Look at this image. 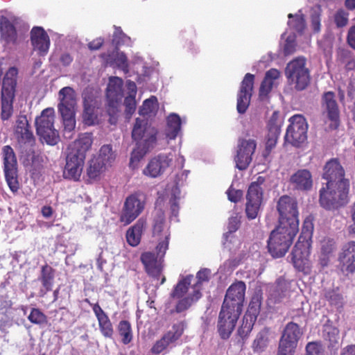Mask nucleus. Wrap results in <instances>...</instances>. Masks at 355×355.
Wrapping results in <instances>:
<instances>
[{
    "instance_id": "1",
    "label": "nucleus",
    "mask_w": 355,
    "mask_h": 355,
    "mask_svg": "<svg viewBox=\"0 0 355 355\" xmlns=\"http://www.w3.org/2000/svg\"><path fill=\"white\" fill-rule=\"evenodd\" d=\"M246 285L237 281L229 286L218 315V331L223 339H227L242 312Z\"/></svg>"
},
{
    "instance_id": "2",
    "label": "nucleus",
    "mask_w": 355,
    "mask_h": 355,
    "mask_svg": "<svg viewBox=\"0 0 355 355\" xmlns=\"http://www.w3.org/2000/svg\"><path fill=\"white\" fill-rule=\"evenodd\" d=\"M93 143L92 133H83L73 141L67 148L66 155V164L63 171L65 179L73 181L80 180L86 153L90 149Z\"/></svg>"
},
{
    "instance_id": "3",
    "label": "nucleus",
    "mask_w": 355,
    "mask_h": 355,
    "mask_svg": "<svg viewBox=\"0 0 355 355\" xmlns=\"http://www.w3.org/2000/svg\"><path fill=\"white\" fill-rule=\"evenodd\" d=\"M158 130L146 119L137 118L132 130V138L135 142L130 157V164L139 162L156 146Z\"/></svg>"
},
{
    "instance_id": "4",
    "label": "nucleus",
    "mask_w": 355,
    "mask_h": 355,
    "mask_svg": "<svg viewBox=\"0 0 355 355\" xmlns=\"http://www.w3.org/2000/svg\"><path fill=\"white\" fill-rule=\"evenodd\" d=\"M59 98L58 109L62 119L63 135L66 139H71L76 127V92L73 88L64 87L59 91Z\"/></svg>"
},
{
    "instance_id": "5",
    "label": "nucleus",
    "mask_w": 355,
    "mask_h": 355,
    "mask_svg": "<svg viewBox=\"0 0 355 355\" xmlns=\"http://www.w3.org/2000/svg\"><path fill=\"white\" fill-rule=\"evenodd\" d=\"M299 231V227L282 225L279 223L277 227L270 233L268 241V248L273 257H282L288 252L293 239Z\"/></svg>"
},
{
    "instance_id": "6",
    "label": "nucleus",
    "mask_w": 355,
    "mask_h": 355,
    "mask_svg": "<svg viewBox=\"0 0 355 355\" xmlns=\"http://www.w3.org/2000/svg\"><path fill=\"white\" fill-rule=\"evenodd\" d=\"M18 70L10 67L4 75L1 90V119L8 120L13 114V103L17 85Z\"/></svg>"
},
{
    "instance_id": "7",
    "label": "nucleus",
    "mask_w": 355,
    "mask_h": 355,
    "mask_svg": "<svg viewBox=\"0 0 355 355\" xmlns=\"http://www.w3.org/2000/svg\"><path fill=\"white\" fill-rule=\"evenodd\" d=\"M349 183L325 185L320 189L319 203L326 210H337L349 202Z\"/></svg>"
},
{
    "instance_id": "8",
    "label": "nucleus",
    "mask_w": 355,
    "mask_h": 355,
    "mask_svg": "<svg viewBox=\"0 0 355 355\" xmlns=\"http://www.w3.org/2000/svg\"><path fill=\"white\" fill-rule=\"evenodd\" d=\"M311 234V232L308 229L305 230L304 225L302 233L291 252L293 264L300 272H307L310 269L309 257L311 254L312 243Z\"/></svg>"
},
{
    "instance_id": "9",
    "label": "nucleus",
    "mask_w": 355,
    "mask_h": 355,
    "mask_svg": "<svg viewBox=\"0 0 355 355\" xmlns=\"http://www.w3.org/2000/svg\"><path fill=\"white\" fill-rule=\"evenodd\" d=\"M306 64L305 58L300 56L290 61L285 68L288 83L297 91L304 90L310 83V71Z\"/></svg>"
},
{
    "instance_id": "10",
    "label": "nucleus",
    "mask_w": 355,
    "mask_h": 355,
    "mask_svg": "<svg viewBox=\"0 0 355 355\" xmlns=\"http://www.w3.org/2000/svg\"><path fill=\"white\" fill-rule=\"evenodd\" d=\"M55 111L53 107L43 110L39 116L35 119L37 134L49 145H55L60 137L57 130L54 128Z\"/></svg>"
},
{
    "instance_id": "11",
    "label": "nucleus",
    "mask_w": 355,
    "mask_h": 355,
    "mask_svg": "<svg viewBox=\"0 0 355 355\" xmlns=\"http://www.w3.org/2000/svg\"><path fill=\"white\" fill-rule=\"evenodd\" d=\"M146 203V198L142 191L130 194L124 201L119 220L125 225L130 224L144 211Z\"/></svg>"
},
{
    "instance_id": "12",
    "label": "nucleus",
    "mask_w": 355,
    "mask_h": 355,
    "mask_svg": "<svg viewBox=\"0 0 355 355\" xmlns=\"http://www.w3.org/2000/svg\"><path fill=\"white\" fill-rule=\"evenodd\" d=\"M276 207L279 223L299 227L298 203L295 198L283 195L278 199Z\"/></svg>"
},
{
    "instance_id": "13",
    "label": "nucleus",
    "mask_w": 355,
    "mask_h": 355,
    "mask_svg": "<svg viewBox=\"0 0 355 355\" xmlns=\"http://www.w3.org/2000/svg\"><path fill=\"white\" fill-rule=\"evenodd\" d=\"M288 125L284 136L286 143L299 148L307 139L308 124L302 114H295L288 119Z\"/></svg>"
},
{
    "instance_id": "14",
    "label": "nucleus",
    "mask_w": 355,
    "mask_h": 355,
    "mask_svg": "<svg viewBox=\"0 0 355 355\" xmlns=\"http://www.w3.org/2000/svg\"><path fill=\"white\" fill-rule=\"evenodd\" d=\"M123 80L119 77L110 78L107 85L106 96L107 100V112L110 116V123L114 124L116 115L119 112V102L123 98Z\"/></svg>"
},
{
    "instance_id": "15",
    "label": "nucleus",
    "mask_w": 355,
    "mask_h": 355,
    "mask_svg": "<svg viewBox=\"0 0 355 355\" xmlns=\"http://www.w3.org/2000/svg\"><path fill=\"white\" fill-rule=\"evenodd\" d=\"M2 156L6 182L10 189L13 193H15L19 189L16 155L13 149L10 146H5L2 148Z\"/></svg>"
},
{
    "instance_id": "16",
    "label": "nucleus",
    "mask_w": 355,
    "mask_h": 355,
    "mask_svg": "<svg viewBox=\"0 0 355 355\" xmlns=\"http://www.w3.org/2000/svg\"><path fill=\"white\" fill-rule=\"evenodd\" d=\"M322 114L329 121V128L336 130L340 125V110L336 99V94L333 92H326L321 97Z\"/></svg>"
},
{
    "instance_id": "17",
    "label": "nucleus",
    "mask_w": 355,
    "mask_h": 355,
    "mask_svg": "<svg viewBox=\"0 0 355 355\" xmlns=\"http://www.w3.org/2000/svg\"><path fill=\"white\" fill-rule=\"evenodd\" d=\"M257 148V141L253 139H239L236 155L234 157L236 166L240 171L245 170L252 160Z\"/></svg>"
},
{
    "instance_id": "18",
    "label": "nucleus",
    "mask_w": 355,
    "mask_h": 355,
    "mask_svg": "<svg viewBox=\"0 0 355 355\" xmlns=\"http://www.w3.org/2000/svg\"><path fill=\"white\" fill-rule=\"evenodd\" d=\"M345 172L338 158H332L325 164L323 168L322 178L327 182L326 185L346 184L349 183L345 178Z\"/></svg>"
},
{
    "instance_id": "19",
    "label": "nucleus",
    "mask_w": 355,
    "mask_h": 355,
    "mask_svg": "<svg viewBox=\"0 0 355 355\" xmlns=\"http://www.w3.org/2000/svg\"><path fill=\"white\" fill-rule=\"evenodd\" d=\"M338 262V266L343 275L355 273V241H349L342 246Z\"/></svg>"
},
{
    "instance_id": "20",
    "label": "nucleus",
    "mask_w": 355,
    "mask_h": 355,
    "mask_svg": "<svg viewBox=\"0 0 355 355\" xmlns=\"http://www.w3.org/2000/svg\"><path fill=\"white\" fill-rule=\"evenodd\" d=\"M254 75L248 73L241 83L236 104V109L239 114H244L250 105L254 89Z\"/></svg>"
},
{
    "instance_id": "21",
    "label": "nucleus",
    "mask_w": 355,
    "mask_h": 355,
    "mask_svg": "<svg viewBox=\"0 0 355 355\" xmlns=\"http://www.w3.org/2000/svg\"><path fill=\"white\" fill-rule=\"evenodd\" d=\"M173 161L171 154L161 153L150 159L143 170L146 176L155 178L162 175Z\"/></svg>"
},
{
    "instance_id": "22",
    "label": "nucleus",
    "mask_w": 355,
    "mask_h": 355,
    "mask_svg": "<svg viewBox=\"0 0 355 355\" xmlns=\"http://www.w3.org/2000/svg\"><path fill=\"white\" fill-rule=\"evenodd\" d=\"M84 302L92 306V311L98 320L101 334L106 338H112L114 334V328L107 314L102 309L98 302L92 304L87 298L85 299Z\"/></svg>"
},
{
    "instance_id": "23",
    "label": "nucleus",
    "mask_w": 355,
    "mask_h": 355,
    "mask_svg": "<svg viewBox=\"0 0 355 355\" xmlns=\"http://www.w3.org/2000/svg\"><path fill=\"white\" fill-rule=\"evenodd\" d=\"M83 118L84 123L87 125H94L97 119L95 110L98 105L97 97L92 93L85 92L83 94Z\"/></svg>"
},
{
    "instance_id": "24",
    "label": "nucleus",
    "mask_w": 355,
    "mask_h": 355,
    "mask_svg": "<svg viewBox=\"0 0 355 355\" xmlns=\"http://www.w3.org/2000/svg\"><path fill=\"white\" fill-rule=\"evenodd\" d=\"M301 335L302 331L299 325L290 322L286 325L279 344L295 349Z\"/></svg>"
},
{
    "instance_id": "25",
    "label": "nucleus",
    "mask_w": 355,
    "mask_h": 355,
    "mask_svg": "<svg viewBox=\"0 0 355 355\" xmlns=\"http://www.w3.org/2000/svg\"><path fill=\"white\" fill-rule=\"evenodd\" d=\"M15 135L20 144L33 146L35 137L26 116H19L16 121Z\"/></svg>"
},
{
    "instance_id": "26",
    "label": "nucleus",
    "mask_w": 355,
    "mask_h": 355,
    "mask_svg": "<svg viewBox=\"0 0 355 355\" xmlns=\"http://www.w3.org/2000/svg\"><path fill=\"white\" fill-rule=\"evenodd\" d=\"M31 40L34 50L37 51L40 55H44L49 51L50 40L43 28H33L31 31Z\"/></svg>"
},
{
    "instance_id": "27",
    "label": "nucleus",
    "mask_w": 355,
    "mask_h": 355,
    "mask_svg": "<svg viewBox=\"0 0 355 355\" xmlns=\"http://www.w3.org/2000/svg\"><path fill=\"white\" fill-rule=\"evenodd\" d=\"M290 182L295 189L308 191L313 187L312 175L307 169H299L291 176Z\"/></svg>"
},
{
    "instance_id": "28",
    "label": "nucleus",
    "mask_w": 355,
    "mask_h": 355,
    "mask_svg": "<svg viewBox=\"0 0 355 355\" xmlns=\"http://www.w3.org/2000/svg\"><path fill=\"white\" fill-rule=\"evenodd\" d=\"M157 257L150 252H144L141 255V261L144 266L146 272L149 276L156 279H159L162 271V266L157 261Z\"/></svg>"
},
{
    "instance_id": "29",
    "label": "nucleus",
    "mask_w": 355,
    "mask_h": 355,
    "mask_svg": "<svg viewBox=\"0 0 355 355\" xmlns=\"http://www.w3.org/2000/svg\"><path fill=\"white\" fill-rule=\"evenodd\" d=\"M337 249V243L334 239L324 237L320 241V263L322 267L328 266L330 259Z\"/></svg>"
},
{
    "instance_id": "30",
    "label": "nucleus",
    "mask_w": 355,
    "mask_h": 355,
    "mask_svg": "<svg viewBox=\"0 0 355 355\" xmlns=\"http://www.w3.org/2000/svg\"><path fill=\"white\" fill-rule=\"evenodd\" d=\"M55 270L51 266L46 263L41 267L40 275L38 279L40 281L44 289L40 290L42 296L51 291L54 284Z\"/></svg>"
},
{
    "instance_id": "31",
    "label": "nucleus",
    "mask_w": 355,
    "mask_h": 355,
    "mask_svg": "<svg viewBox=\"0 0 355 355\" xmlns=\"http://www.w3.org/2000/svg\"><path fill=\"white\" fill-rule=\"evenodd\" d=\"M146 223V220L139 218L133 226L127 230L126 241L130 246L136 247L140 243Z\"/></svg>"
},
{
    "instance_id": "32",
    "label": "nucleus",
    "mask_w": 355,
    "mask_h": 355,
    "mask_svg": "<svg viewBox=\"0 0 355 355\" xmlns=\"http://www.w3.org/2000/svg\"><path fill=\"white\" fill-rule=\"evenodd\" d=\"M263 182L264 178L262 177H259L257 181L251 182L246 193V200L261 205L263 200V189L261 184Z\"/></svg>"
},
{
    "instance_id": "33",
    "label": "nucleus",
    "mask_w": 355,
    "mask_h": 355,
    "mask_svg": "<svg viewBox=\"0 0 355 355\" xmlns=\"http://www.w3.org/2000/svg\"><path fill=\"white\" fill-rule=\"evenodd\" d=\"M280 77V71L275 68L267 71L259 87V96H266L272 90L274 83Z\"/></svg>"
},
{
    "instance_id": "34",
    "label": "nucleus",
    "mask_w": 355,
    "mask_h": 355,
    "mask_svg": "<svg viewBox=\"0 0 355 355\" xmlns=\"http://www.w3.org/2000/svg\"><path fill=\"white\" fill-rule=\"evenodd\" d=\"M166 129V137L174 139L181 129V119L177 114L172 113L167 117Z\"/></svg>"
},
{
    "instance_id": "35",
    "label": "nucleus",
    "mask_w": 355,
    "mask_h": 355,
    "mask_svg": "<svg viewBox=\"0 0 355 355\" xmlns=\"http://www.w3.org/2000/svg\"><path fill=\"white\" fill-rule=\"evenodd\" d=\"M202 297L199 289L193 290L188 296L180 299L175 305V311L182 313L187 310L193 303L196 302Z\"/></svg>"
},
{
    "instance_id": "36",
    "label": "nucleus",
    "mask_w": 355,
    "mask_h": 355,
    "mask_svg": "<svg viewBox=\"0 0 355 355\" xmlns=\"http://www.w3.org/2000/svg\"><path fill=\"white\" fill-rule=\"evenodd\" d=\"M165 216L162 210L156 211L153 218V236L157 239L164 238V234L167 231H164Z\"/></svg>"
},
{
    "instance_id": "37",
    "label": "nucleus",
    "mask_w": 355,
    "mask_h": 355,
    "mask_svg": "<svg viewBox=\"0 0 355 355\" xmlns=\"http://www.w3.org/2000/svg\"><path fill=\"white\" fill-rule=\"evenodd\" d=\"M262 299L263 297L261 292L260 291L255 292L250 299L247 311L245 315L252 316V318L257 319V317L259 315L261 311Z\"/></svg>"
},
{
    "instance_id": "38",
    "label": "nucleus",
    "mask_w": 355,
    "mask_h": 355,
    "mask_svg": "<svg viewBox=\"0 0 355 355\" xmlns=\"http://www.w3.org/2000/svg\"><path fill=\"white\" fill-rule=\"evenodd\" d=\"M193 278V275H190L180 279L171 292V297L176 299L182 298L187 293Z\"/></svg>"
},
{
    "instance_id": "39",
    "label": "nucleus",
    "mask_w": 355,
    "mask_h": 355,
    "mask_svg": "<svg viewBox=\"0 0 355 355\" xmlns=\"http://www.w3.org/2000/svg\"><path fill=\"white\" fill-rule=\"evenodd\" d=\"M2 38L7 42H15L17 40V31L15 26L8 20L1 21L0 26Z\"/></svg>"
},
{
    "instance_id": "40",
    "label": "nucleus",
    "mask_w": 355,
    "mask_h": 355,
    "mask_svg": "<svg viewBox=\"0 0 355 355\" xmlns=\"http://www.w3.org/2000/svg\"><path fill=\"white\" fill-rule=\"evenodd\" d=\"M117 331L124 345H128L132 340V326L128 320H121L117 325Z\"/></svg>"
},
{
    "instance_id": "41",
    "label": "nucleus",
    "mask_w": 355,
    "mask_h": 355,
    "mask_svg": "<svg viewBox=\"0 0 355 355\" xmlns=\"http://www.w3.org/2000/svg\"><path fill=\"white\" fill-rule=\"evenodd\" d=\"M256 320L257 319H255L254 318H252V316L244 315L242 320V324L239 327L237 331L238 335L241 337V338L243 340H244L249 336Z\"/></svg>"
},
{
    "instance_id": "42",
    "label": "nucleus",
    "mask_w": 355,
    "mask_h": 355,
    "mask_svg": "<svg viewBox=\"0 0 355 355\" xmlns=\"http://www.w3.org/2000/svg\"><path fill=\"white\" fill-rule=\"evenodd\" d=\"M105 163H103L100 158L94 157L89 162L87 168V174L90 179L94 180L98 178Z\"/></svg>"
},
{
    "instance_id": "43",
    "label": "nucleus",
    "mask_w": 355,
    "mask_h": 355,
    "mask_svg": "<svg viewBox=\"0 0 355 355\" xmlns=\"http://www.w3.org/2000/svg\"><path fill=\"white\" fill-rule=\"evenodd\" d=\"M184 331V327L182 322L174 324L172 329L163 335V338L168 343V345L178 340Z\"/></svg>"
},
{
    "instance_id": "44",
    "label": "nucleus",
    "mask_w": 355,
    "mask_h": 355,
    "mask_svg": "<svg viewBox=\"0 0 355 355\" xmlns=\"http://www.w3.org/2000/svg\"><path fill=\"white\" fill-rule=\"evenodd\" d=\"M268 343V331L263 329L259 332L256 338L252 343L254 352H263L267 347Z\"/></svg>"
},
{
    "instance_id": "45",
    "label": "nucleus",
    "mask_w": 355,
    "mask_h": 355,
    "mask_svg": "<svg viewBox=\"0 0 355 355\" xmlns=\"http://www.w3.org/2000/svg\"><path fill=\"white\" fill-rule=\"evenodd\" d=\"M288 17L289 19L293 18V20H290L288 22L289 27L299 33H302L306 27V21L304 15H293L290 13Z\"/></svg>"
},
{
    "instance_id": "46",
    "label": "nucleus",
    "mask_w": 355,
    "mask_h": 355,
    "mask_svg": "<svg viewBox=\"0 0 355 355\" xmlns=\"http://www.w3.org/2000/svg\"><path fill=\"white\" fill-rule=\"evenodd\" d=\"M283 121L281 119L279 111H274L268 120L267 127L270 132L281 133V128Z\"/></svg>"
},
{
    "instance_id": "47",
    "label": "nucleus",
    "mask_w": 355,
    "mask_h": 355,
    "mask_svg": "<svg viewBox=\"0 0 355 355\" xmlns=\"http://www.w3.org/2000/svg\"><path fill=\"white\" fill-rule=\"evenodd\" d=\"M28 320L31 323L39 326H43L48 322L47 316L37 308L31 309Z\"/></svg>"
},
{
    "instance_id": "48",
    "label": "nucleus",
    "mask_w": 355,
    "mask_h": 355,
    "mask_svg": "<svg viewBox=\"0 0 355 355\" xmlns=\"http://www.w3.org/2000/svg\"><path fill=\"white\" fill-rule=\"evenodd\" d=\"M324 298L329 302L331 306L338 308L342 307L343 305V297L338 290L330 289L324 293Z\"/></svg>"
},
{
    "instance_id": "49",
    "label": "nucleus",
    "mask_w": 355,
    "mask_h": 355,
    "mask_svg": "<svg viewBox=\"0 0 355 355\" xmlns=\"http://www.w3.org/2000/svg\"><path fill=\"white\" fill-rule=\"evenodd\" d=\"M157 105V99L155 96H153L144 101L142 106L139 110V114L142 116L150 115L156 110Z\"/></svg>"
},
{
    "instance_id": "50",
    "label": "nucleus",
    "mask_w": 355,
    "mask_h": 355,
    "mask_svg": "<svg viewBox=\"0 0 355 355\" xmlns=\"http://www.w3.org/2000/svg\"><path fill=\"white\" fill-rule=\"evenodd\" d=\"M280 134L268 132L266 137V148L263 153V157H268L276 146Z\"/></svg>"
},
{
    "instance_id": "51",
    "label": "nucleus",
    "mask_w": 355,
    "mask_h": 355,
    "mask_svg": "<svg viewBox=\"0 0 355 355\" xmlns=\"http://www.w3.org/2000/svg\"><path fill=\"white\" fill-rule=\"evenodd\" d=\"M261 205L255 202L246 200L245 202V214L249 220H253L258 216Z\"/></svg>"
},
{
    "instance_id": "52",
    "label": "nucleus",
    "mask_w": 355,
    "mask_h": 355,
    "mask_svg": "<svg viewBox=\"0 0 355 355\" xmlns=\"http://www.w3.org/2000/svg\"><path fill=\"white\" fill-rule=\"evenodd\" d=\"M98 158H100L105 164L113 161L115 158V155L112 150V146L103 145L100 149L99 157Z\"/></svg>"
},
{
    "instance_id": "53",
    "label": "nucleus",
    "mask_w": 355,
    "mask_h": 355,
    "mask_svg": "<svg viewBox=\"0 0 355 355\" xmlns=\"http://www.w3.org/2000/svg\"><path fill=\"white\" fill-rule=\"evenodd\" d=\"M324 338L328 340L331 345L338 343L339 338V330L334 327H327L324 331Z\"/></svg>"
},
{
    "instance_id": "54",
    "label": "nucleus",
    "mask_w": 355,
    "mask_h": 355,
    "mask_svg": "<svg viewBox=\"0 0 355 355\" xmlns=\"http://www.w3.org/2000/svg\"><path fill=\"white\" fill-rule=\"evenodd\" d=\"M241 225V220L238 216H231L228 219L227 230L224 234L225 241H227L228 236L238 230Z\"/></svg>"
},
{
    "instance_id": "55",
    "label": "nucleus",
    "mask_w": 355,
    "mask_h": 355,
    "mask_svg": "<svg viewBox=\"0 0 355 355\" xmlns=\"http://www.w3.org/2000/svg\"><path fill=\"white\" fill-rule=\"evenodd\" d=\"M169 236L170 234L168 232H165L164 238L157 239L159 240V243L156 246L157 257H162L165 254L166 251L168 248Z\"/></svg>"
},
{
    "instance_id": "56",
    "label": "nucleus",
    "mask_w": 355,
    "mask_h": 355,
    "mask_svg": "<svg viewBox=\"0 0 355 355\" xmlns=\"http://www.w3.org/2000/svg\"><path fill=\"white\" fill-rule=\"evenodd\" d=\"M306 355H324V350L320 342H310L306 346Z\"/></svg>"
},
{
    "instance_id": "57",
    "label": "nucleus",
    "mask_w": 355,
    "mask_h": 355,
    "mask_svg": "<svg viewBox=\"0 0 355 355\" xmlns=\"http://www.w3.org/2000/svg\"><path fill=\"white\" fill-rule=\"evenodd\" d=\"M210 274V270L207 268H203L200 270L196 275V277L198 279L197 282L193 285V288L199 289L200 291L202 284L204 282L209 281V276Z\"/></svg>"
},
{
    "instance_id": "58",
    "label": "nucleus",
    "mask_w": 355,
    "mask_h": 355,
    "mask_svg": "<svg viewBox=\"0 0 355 355\" xmlns=\"http://www.w3.org/2000/svg\"><path fill=\"white\" fill-rule=\"evenodd\" d=\"M124 105L125 107V113L127 115L131 116L136 110L135 96L130 94L126 96L124 100Z\"/></svg>"
},
{
    "instance_id": "59",
    "label": "nucleus",
    "mask_w": 355,
    "mask_h": 355,
    "mask_svg": "<svg viewBox=\"0 0 355 355\" xmlns=\"http://www.w3.org/2000/svg\"><path fill=\"white\" fill-rule=\"evenodd\" d=\"M320 17H321V11L319 10H314L311 12V27L315 33H318L320 31V28H321Z\"/></svg>"
},
{
    "instance_id": "60",
    "label": "nucleus",
    "mask_w": 355,
    "mask_h": 355,
    "mask_svg": "<svg viewBox=\"0 0 355 355\" xmlns=\"http://www.w3.org/2000/svg\"><path fill=\"white\" fill-rule=\"evenodd\" d=\"M334 21L338 27H343L347 24L348 14L343 10H339L334 15Z\"/></svg>"
},
{
    "instance_id": "61",
    "label": "nucleus",
    "mask_w": 355,
    "mask_h": 355,
    "mask_svg": "<svg viewBox=\"0 0 355 355\" xmlns=\"http://www.w3.org/2000/svg\"><path fill=\"white\" fill-rule=\"evenodd\" d=\"M228 200L232 202L236 203L241 200L243 193L240 189H235L231 186L226 191Z\"/></svg>"
},
{
    "instance_id": "62",
    "label": "nucleus",
    "mask_w": 355,
    "mask_h": 355,
    "mask_svg": "<svg viewBox=\"0 0 355 355\" xmlns=\"http://www.w3.org/2000/svg\"><path fill=\"white\" fill-rule=\"evenodd\" d=\"M168 345V343L162 337L159 340L156 341L150 351L153 354H159L164 351Z\"/></svg>"
},
{
    "instance_id": "63",
    "label": "nucleus",
    "mask_w": 355,
    "mask_h": 355,
    "mask_svg": "<svg viewBox=\"0 0 355 355\" xmlns=\"http://www.w3.org/2000/svg\"><path fill=\"white\" fill-rule=\"evenodd\" d=\"M296 49V42L295 40L291 39L288 37L285 42L284 46V53L285 55H288L293 54L295 51Z\"/></svg>"
},
{
    "instance_id": "64",
    "label": "nucleus",
    "mask_w": 355,
    "mask_h": 355,
    "mask_svg": "<svg viewBox=\"0 0 355 355\" xmlns=\"http://www.w3.org/2000/svg\"><path fill=\"white\" fill-rule=\"evenodd\" d=\"M350 213L352 223L348 227V232L350 234H355V202L351 207Z\"/></svg>"
}]
</instances>
